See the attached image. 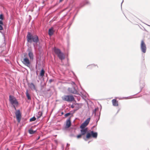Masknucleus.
Masks as SVG:
<instances>
[{
  "instance_id": "obj_11",
  "label": "nucleus",
  "mask_w": 150,
  "mask_h": 150,
  "mask_svg": "<svg viewBox=\"0 0 150 150\" xmlns=\"http://www.w3.org/2000/svg\"><path fill=\"white\" fill-rule=\"evenodd\" d=\"M71 124L70 118H69L66 121L65 127L68 128L69 127Z\"/></svg>"
},
{
  "instance_id": "obj_23",
  "label": "nucleus",
  "mask_w": 150,
  "mask_h": 150,
  "mask_svg": "<svg viewBox=\"0 0 150 150\" xmlns=\"http://www.w3.org/2000/svg\"><path fill=\"white\" fill-rule=\"evenodd\" d=\"M144 82H142V85H141V84H140V87L141 88H142L144 86Z\"/></svg>"
},
{
  "instance_id": "obj_30",
  "label": "nucleus",
  "mask_w": 150,
  "mask_h": 150,
  "mask_svg": "<svg viewBox=\"0 0 150 150\" xmlns=\"http://www.w3.org/2000/svg\"><path fill=\"white\" fill-rule=\"evenodd\" d=\"M125 99H130L131 98H131V97H125Z\"/></svg>"
},
{
  "instance_id": "obj_32",
  "label": "nucleus",
  "mask_w": 150,
  "mask_h": 150,
  "mask_svg": "<svg viewBox=\"0 0 150 150\" xmlns=\"http://www.w3.org/2000/svg\"><path fill=\"white\" fill-rule=\"evenodd\" d=\"M100 114H99V116H98V119L97 120V122H97L98 121V120H99V118H100Z\"/></svg>"
},
{
  "instance_id": "obj_3",
  "label": "nucleus",
  "mask_w": 150,
  "mask_h": 150,
  "mask_svg": "<svg viewBox=\"0 0 150 150\" xmlns=\"http://www.w3.org/2000/svg\"><path fill=\"white\" fill-rule=\"evenodd\" d=\"M54 51L55 53L57 55L58 57L62 61L65 58V56L61 50L58 48L54 47Z\"/></svg>"
},
{
  "instance_id": "obj_8",
  "label": "nucleus",
  "mask_w": 150,
  "mask_h": 150,
  "mask_svg": "<svg viewBox=\"0 0 150 150\" xmlns=\"http://www.w3.org/2000/svg\"><path fill=\"white\" fill-rule=\"evenodd\" d=\"M17 120L18 122H20L21 119V114L19 110H18L15 112Z\"/></svg>"
},
{
  "instance_id": "obj_13",
  "label": "nucleus",
  "mask_w": 150,
  "mask_h": 150,
  "mask_svg": "<svg viewBox=\"0 0 150 150\" xmlns=\"http://www.w3.org/2000/svg\"><path fill=\"white\" fill-rule=\"evenodd\" d=\"M29 87L32 90H35L36 88L35 85L33 83H29L28 84Z\"/></svg>"
},
{
  "instance_id": "obj_20",
  "label": "nucleus",
  "mask_w": 150,
  "mask_h": 150,
  "mask_svg": "<svg viewBox=\"0 0 150 150\" xmlns=\"http://www.w3.org/2000/svg\"><path fill=\"white\" fill-rule=\"evenodd\" d=\"M99 109L98 108H96L94 110H93V114H95V116L96 115V112L97 111H98Z\"/></svg>"
},
{
  "instance_id": "obj_29",
  "label": "nucleus",
  "mask_w": 150,
  "mask_h": 150,
  "mask_svg": "<svg viewBox=\"0 0 150 150\" xmlns=\"http://www.w3.org/2000/svg\"><path fill=\"white\" fill-rule=\"evenodd\" d=\"M3 25L2 21L0 20V25Z\"/></svg>"
},
{
  "instance_id": "obj_7",
  "label": "nucleus",
  "mask_w": 150,
  "mask_h": 150,
  "mask_svg": "<svg viewBox=\"0 0 150 150\" xmlns=\"http://www.w3.org/2000/svg\"><path fill=\"white\" fill-rule=\"evenodd\" d=\"M90 120V118H88L80 126V128H86V127L88 125Z\"/></svg>"
},
{
  "instance_id": "obj_1",
  "label": "nucleus",
  "mask_w": 150,
  "mask_h": 150,
  "mask_svg": "<svg viewBox=\"0 0 150 150\" xmlns=\"http://www.w3.org/2000/svg\"><path fill=\"white\" fill-rule=\"evenodd\" d=\"M80 132L81 135H83L86 134V138H89L91 136L93 138H96L97 137L98 134L96 132H94L93 131H91L90 132H88L87 127L84 128H81Z\"/></svg>"
},
{
  "instance_id": "obj_6",
  "label": "nucleus",
  "mask_w": 150,
  "mask_h": 150,
  "mask_svg": "<svg viewBox=\"0 0 150 150\" xmlns=\"http://www.w3.org/2000/svg\"><path fill=\"white\" fill-rule=\"evenodd\" d=\"M140 47L143 53H145L146 51V44L143 40L141 41Z\"/></svg>"
},
{
  "instance_id": "obj_34",
  "label": "nucleus",
  "mask_w": 150,
  "mask_h": 150,
  "mask_svg": "<svg viewBox=\"0 0 150 150\" xmlns=\"http://www.w3.org/2000/svg\"><path fill=\"white\" fill-rule=\"evenodd\" d=\"M64 0H59V1L60 2H62Z\"/></svg>"
},
{
  "instance_id": "obj_39",
  "label": "nucleus",
  "mask_w": 150,
  "mask_h": 150,
  "mask_svg": "<svg viewBox=\"0 0 150 150\" xmlns=\"http://www.w3.org/2000/svg\"><path fill=\"white\" fill-rule=\"evenodd\" d=\"M123 1H122V3H121V4H122V3L123 2Z\"/></svg>"
},
{
  "instance_id": "obj_28",
  "label": "nucleus",
  "mask_w": 150,
  "mask_h": 150,
  "mask_svg": "<svg viewBox=\"0 0 150 150\" xmlns=\"http://www.w3.org/2000/svg\"><path fill=\"white\" fill-rule=\"evenodd\" d=\"M3 29L2 25H0V30H2Z\"/></svg>"
},
{
  "instance_id": "obj_16",
  "label": "nucleus",
  "mask_w": 150,
  "mask_h": 150,
  "mask_svg": "<svg viewBox=\"0 0 150 150\" xmlns=\"http://www.w3.org/2000/svg\"><path fill=\"white\" fill-rule=\"evenodd\" d=\"M28 55L30 59H31L32 60H33V53L30 50L29 51V52L28 53Z\"/></svg>"
},
{
  "instance_id": "obj_4",
  "label": "nucleus",
  "mask_w": 150,
  "mask_h": 150,
  "mask_svg": "<svg viewBox=\"0 0 150 150\" xmlns=\"http://www.w3.org/2000/svg\"><path fill=\"white\" fill-rule=\"evenodd\" d=\"M9 100L11 104L13 105L14 108L16 110L15 105L17 106L18 104V102L16 98L13 96L10 95L9 96Z\"/></svg>"
},
{
  "instance_id": "obj_38",
  "label": "nucleus",
  "mask_w": 150,
  "mask_h": 150,
  "mask_svg": "<svg viewBox=\"0 0 150 150\" xmlns=\"http://www.w3.org/2000/svg\"><path fill=\"white\" fill-rule=\"evenodd\" d=\"M6 150H10L8 148H7Z\"/></svg>"
},
{
  "instance_id": "obj_19",
  "label": "nucleus",
  "mask_w": 150,
  "mask_h": 150,
  "mask_svg": "<svg viewBox=\"0 0 150 150\" xmlns=\"http://www.w3.org/2000/svg\"><path fill=\"white\" fill-rule=\"evenodd\" d=\"M36 130H33L32 129H29L28 130L29 133L30 134H34L36 132Z\"/></svg>"
},
{
  "instance_id": "obj_35",
  "label": "nucleus",
  "mask_w": 150,
  "mask_h": 150,
  "mask_svg": "<svg viewBox=\"0 0 150 150\" xmlns=\"http://www.w3.org/2000/svg\"><path fill=\"white\" fill-rule=\"evenodd\" d=\"M69 145V144H67V146H68Z\"/></svg>"
},
{
  "instance_id": "obj_31",
  "label": "nucleus",
  "mask_w": 150,
  "mask_h": 150,
  "mask_svg": "<svg viewBox=\"0 0 150 150\" xmlns=\"http://www.w3.org/2000/svg\"><path fill=\"white\" fill-rule=\"evenodd\" d=\"M71 84H72V85H75V83H74V82H72Z\"/></svg>"
},
{
  "instance_id": "obj_15",
  "label": "nucleus",
  "mask_w": 150,
  "mask_h": 150,
  "mask_svg": "<svg viewBox=\"0 0 150 150\" xmlns=\"http://www.w3.org/2000/svg\"><path fill=\"white\" fill-rule=\"evenodd\" d=\"M112 105L114 106H117L118 105V101L115 99H113L112 101Z\"/></svg>"
},
{
  "instance_id": "obj_5",
  "label": "nucleus",
  "mask_w": 150,
  "mask_h": 150,
  "mask_svg": "<svg viewBox=\"0 0 150 150\" xmlns=\"http://www.w3.org/2000/svg\"><path fill=\"white\" fill-rule=\"evenodd\" d=\"M62 98L63 100L68 102H71L74 100V97L71 95H65L62 96Z\"/></svg>"
},
{
  "instance_id": "obj_36",
  "label": "nucleus",
  "mask_w": 150,
  "mask_h": 150,
  "mask_svg": "<svg viewBox=\"0 0 150 150\" xmlns=\"http://www.w3.org/2000/svg\"><path fill=\"white\" fill-rule=\"evenodd\" d=\"M71 108H73L74 107H73V105H72L71 106Z\"/></svg>"
},
{
  "instance_id": "obj_9",
  "label": "nucleus",
  "mask_w": 150,
  "mask_h": 150,
  "mask_svg": "<svg viewBox=\"0 0 150 150\" xmlns=\"http://www.w3.org/2000/svg\"><path fill=\"white\" fill-rule=\"evenodd\" d=\"M23 63L25 66L28 67H30V62L29 59L27 58H25L22 61Z\"/></svg>"
},
{
  "instance_id": "obj_17",
  "label": "nucleus",
  "mask_w": 150,
  "mask_h": 150,
  "mask_svg": "<svg viewBox=\"0 0 150 150\" xmlns=\"http://www.w3.org/2000/svg\"><path fill=\"white\" fill-rule=\"evenodd\" d=\"M45 73V71L43 69H42L40 72V76L42 77L44 76Z\"/></svg>"
},
{
  "instance_id": "obj_12",
  "label": "nucleus",
  "mask_w": 150,
  "mask_h": 150,
  "mask_svg": "<svg viewBox=\"0 0 150 150\" xmlns=\"http://www.w3.org/2000/svg\"><path fill=\"white\" fill-rule=\"evenodd\" d=\"M54 32V28L52 27L49 29L48 34L50 36H51L53 35Z\"/></svg>"
},
{
  "instance_id": "obj_40",
  "label": "nucleus",
  "mask_w": 150,
  "mask_h": 150,
  "mask_svg": "<svg viewBox=\"0 0 150 150\" xmlns=\"http://www.w3.org/2000/svg\"><path fill=\"white\" fill-rule=\"evenodd\" d=\"M75 17V15L74 17V18Z\"/></svg>"
},
{
  "instance_id": "obj_10",
  "label": "nucleus",
  "mask_w": 150,
  "mask_h": 150,
  "mask_svg": "<svg viewBox=\"0 0 150 150\" xmlns=\"http://www.w3.org/2000/svg\"><path fill=\"white\" fill-rule=\"evenodd\" d=\"M68 91L70 93L74 94H77V91L75 89L74 87V86L71 88H69L68 89Z\"/></svg>"
},
{
  "instance_id": "obj_25",
  "label": "nucleus",
  "mask_w": 150,
  "mask_h": 150,
  "mask_svg": "<svg viewBox=\"0 0 150 150\" xmlns=\"http://www.w3.org/2000/svg\"><path fill=\"white\" fill-rule=\"evenodd\" d=\"M70 114V113H67L66 114H65L64 115V116L65 117H67Z\"/></svg>"
},
{
  "instance_id": "obj_37",
  "label": "nucleus",
  "mask_w": 150,
  "mask_h": 150,
  "mask_svg": "<svg viewBox=\"0 0 150 150\" xmlns=\"http://www.w3.org/2000/svg\"><path fill=\"white\" fill-rule=\"evenodd\" d=\"M40 137H38V138L37 139V140L38 139H39Z\"/></svg>"
},
{
  "instance_id": "obj_2",
  "label": "nucleus",
  "mask_w": 150,
  "mask_h": 150,
  "mask_svg": "<svg viewBox=\"0 0 150 150\" xmlns=\"http://www.w3.org/2000/svg\"><path fill=\"white\" fill-rule=\"evenodd\" d=\"M27 40L28 42L31 43L33 42L35 43H37L39 41L37 35H33L30 33L28 32L27 35Z\"/></svg>"
},
{
  "instance_id": "obj_18",
  "label": "nucleus",
  "mask_w": 150,
  "mask_h": 150,
  "mask_svg": "<svg viewBox=\"0 0 150 150\" xmlns=\"http://www.w3.org/2000/svg\"><path fill=\"white\" fill-rule=\"evenodd\" d=\"M26 95L28 99L30 100L31 99L30 96L28 93V91L27 90L26 91Z\"/></svg>"
},
{
  "instance_id": "obj_22",
  "label": "nucleus",
  "mask_w": 150,
  "mask_h": 150,
  "mask_svg": "<svg viewBox=\"0 0 150 150\" xmlns=\"http://www.w3.org/2000/svg\"><path fill=\"white\" fill-rule=\"evenodd\" d=\"M0 19L1 20H3L4 19V16L2 14L0 15Z\"/></svg>"
},
{
  "instance_id": "obj_27",
  "label": "nucleus",
  "mask_w": 150,
  "mask_h": 150,
  "mask_svg": "<svg viewBox=\"0 0 150 150\" xmlns=\"http://www.w3.org/2000/svg\"><path fill=\"white\" fill-rule=\"evenodd\" d=\"M96 66V65H95V64H92L91 65H88L87 66V67H89V66H91L92 67H95Z\"/></svg>"
},
{
  "instance_id": "obj_21",
  "label": "nucleus",
  "mask_w": 150,
  "mask_h": 150,
  "mask_svg": "<svg viewBox=\"0 0 150 150\" xmlns=\"http://www.w3.org/2000/svg\"><path fill=\"white\" fill-rule=\"evenodd\" d=\"M35 120H36L35 117H33L30 119V121H35Z\"/></svg>"
},
{
  "instance_id": "obj_24",
  "label": "nucleus",
  "mask_w": 150,
  "mask_h": 150,
  "mask_svg": "<svg viewBox=\"0 0 150 150\" xmlns=\"http://www.w3.org/2000/svg\"><path fill=\"white\" fill-rule=\"evenodd\" d=\"M83 135H81V134H80L79 135H78L77 136V138H79L81 137V136Z\"/></svg>"
},
{
  "instance_id": "obj_33",
  "label": "nucleus",
  "mask_w": 150,
  "mask_h": 150,
  "mask_svg": "<svg viewBox=\"0 0 150 150\" xmlns=\"http://www.w3.org/2000/svg\"><path fill=\"white\" fill-rule=\"evenodd\" d=\"M52 81V80L51 79H50V80H49V81L50 82H51Z\"/></svg>"
},
{
  "instance_id": "obj_26",
  "label": "nucleus",
  "mask_w": 150,
  "mask_h": 150,
  "mask_svg": "<svg viewBox=\"0 0 150 150\" xmlns=\"http://www.w3.org/2000/svg\"><path fill=\"white\" fill-rule=\"evenodd\" d=\"M38 114L39 115V116L38 117V118L40 117L42 115V113L41 112H38Z\"/></svg>"
},
{
  "instance_id": "obj_14",
  "label": "nucleus",
  "mask_w": 150,
  "mask_h": 150,
  "mask_svg": "<svg viewBox=\"0 0 150 150\" xmlns=\"http://www.w3.org/2000/svg\"><path fill=\"white\" fill-rule=\"evenodd\" d=\"M89 4V2L88 1L86 0L82 3H81L79 6V7L81 8L83 6H84V5H86V4Z\"/></svg>"
}]
</instances>
